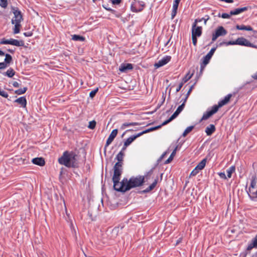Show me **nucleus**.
I'll list each match as a JSON object with an SVG mask.
<instances>
[{
    "mask_svg": "<svg viewBox=\"0 0 257 257\" xmlns=\"http://www.w3.org/2000/svg\"><path fill=\"white\" fill-rule=\"evenodd\" d=\"M13 13L14 17L12 19V23L15 25L13 29V33L17 34L20 33L22 27L21 23L23 21V16L18 8L13 9Z\"/></svg>",
    "mask_w": 257,
    "mask_h": 257,
    "instance_id": "f257e3e1",
    "label": "nucleus"
},
{
    "mask_svg": "<svg viewBox=\"0 0 257 257\" xmlns=\"http://www.w3.org/2000/svg\"><path fill=\"white\" fill-rule=\"evenodd\" d=\"M78 156L73 151H65V167L76 168L78 167Z\"/></svg>",
    "mask_w": 257,
    "mask_h": 257,
    "instance_id": "f03ea898",
    "label": "nucleus"
},
{
    "mask_svg": "<svg viewBox=\"0 0 257 257\" xmlns=\"http://www.w3.org/2000/svg\"><path fill=\"white\" fill-rule=\"evenodd\" d=\"M144 177L142 176L132 177L129 180L127 179V189L129 190L133 188L141 186L144 182Z\"/></svg>",
    "mask_w": 257,
    "mask_h": 257,
    "instance_id": "7ed1b4c3",
    "label": "nucleus"
},
{
    "mask_svg": "<svg viewBox=\"0 0 257 257\" xmlns=\"http://www.w3.org/2000/svg\"><path fill=\"white\" fill-rule=\"evenodd\" d=\"M120 179H117L116 180H112L113 182V188L114 189L117 191L125 192L128 190L127 186L126 185L127 179L123 178V180L119 182Z\"/></svg>",
    "mask_w": 257,
    "mask_h": 257,
    "instance_id": "20e7f679",
    "label": "nucleus"
},
{
    "mask_svg": "<svg viewBox=\"0 0 257 257\" xmlns=\"http://www.w3.org/2000/svg\"><path fill=\"white\" fill-rule=\"evenodd\" d=\"M158 127H159V126H155V127H151L150 128L146 130H145V131H143V132L138 134L137 135H136L135 136H131L130 137L127 138L126 139V140L124 142V146H129L137 138L141 136L142 135H144L145 134H146V133H149L150 132L156 130H157V128Z\"/></svg>",
    "mask_w": 257,
    "mask_h": 257,
    "instance_id": "39448f33",
    "label": "nucleus"
},
{
    "mask_svg": "<svg viewBox=\"0 0 257 257\" xmlns=\"http://www.w3.org/2000/svg\"><path fill=\"white\" fill-rule=\"evenodd\" d=\"M201 20L196 19L193 24L192 27V36L200 37L202 34V27L197 26L198 22H200Z\"/></svg>",
    "mask_w": 257,
    "mask_h": 257,
    "instance_id": "423d86ee",
    "label": "nucleus"
},
{
    "mask_svg": "<svg viewBox=\"0 0 257 257\" xmlns=\"http://www.w3.org/2000/svg\"><path fill=\"white\" fill-rule=\"evenodd\" d=\"M1 44H10L16 46H24V42L23 40H18L14 39H10L9 40H6L3 39L0 42Z\"/></svg>",
    "mask_w": 257,
    "mask_h": 257,
    "instance_id": "0eeeda50",
    "label": "nucleus"
},
{
    "mask_svg": "<svg viewBox=\"0 0 257 257\" xmlns=\"http://www.w3.org/2000/svg\"><path fill=\"white\" fill-rule=\"evenodd\" d=\"M113 175L112 180H116L120 179V176L122 172V165H120L119 163H115L113 166Z\"/></svg>",
    "mask_w": 257,
    "mask_h": 257,
    "instance_id": "6e6552de",
    "label": "nucleus"
},
{
    "mask_svg": "<svg viewBox=\"0 0 257 257\" xmlns=\"http://www.w3.org/2000/svg\"><path fill=\"white\" fill-rule=\"evenodd\" d=\"M226 34V30L222 26H219L215 30L214 33L212 34V41L214 42L219 37L225 36Z\"/></svg>",
    "mask_w": 257,
    "mask_h": 257,
    "instance_id": "1a4fd4ad",
    "label": "nucleus"
},
{
    "mask_svg": "<svg viewBox=\"0 0 257 257\" xmlns=\"http://www.w3.org/2000/svg\"><path fill=\"white\" fill-rule=\"evenodd\" d=\"M143 3V2L140 1H135L132 3L131 6V11L135 13L141 12L145 7V5Z\"/></svg>",
    "mask_w": 257,
    "mask_h": 257,
    "instance_id": "9d476101",
    "label": "nucleus"
},
{
    "mask_svg": "<svg viewBox=\"0 0 257 257\" xmlns=\"http://www.w3.org/2000/svg\"><path fill=\"white\" fill-rule=\"evenodd\" d=\"M236 42H237V45H238L257 48L256 46L251 44L248 40L243 37L238 38L236 40Z\"/></svg>",
    "mask_w": 257,
    "mask_h": 257,
    "instance_id": "9b49d317",
    "label": "nucleus"
},
{
    "mask_svg": "<svg viewBox=\"0 0 257 257\" xmlns=\"http://www.w3.org/2000/svg\"><path fill=\"white\" fill-rule=\"evenodd\" d=\"M171 59V56H166L159 60L157 63H156L154 66L156 68L162 67L168 63L170 61Z\"/></svg>",
    "mask_w": 257,
    "mask_h": 257,
    "instance_id": "f8f14e48",
    "label": "nucleus"
},
{
    "mask_svg": "<svg viewBox=\"0 0 257 257\" xmlns=\"http://www.w3.org/2000/svg\"><path fill=\"white\" fill-rule=\"evenodd\" d=\"M218 111V109L215 105L213 106L210 110H208L204 113L202 116L201 120H206L212 115L215 114Z\"/></svg>",
    "mask_w": 257,
    "mask_h": 257,
    "instance_id": "ddd939ff",
    "label": "nucleus"
},
{
    "mask_svg": "<svg viewBox=\"0 0 257 257\" xmlns=\"http://www.w3.org/2000/svg\"><path fill=\"white\" fill-rule=\"evenodd\" d=\"M118 131L117 129L113 130L109 136L105 144V147H108L113 141L117 134Z\"/></svg>",
    "mask_w": 257,
    "mask_h": 257,
    "instance_id": "4468645a",
    "label": "nucleus"
},
{
    "mask_svg": "<svg viewBox=\"0 0 257 257\" xmlns=\"http://www.w3.org/2000/svg\"><path fill=\"white\" fill-rule=\"evenodd\" d=\"M232 96V94H229L227 95L223 99L220 100L218 103V105H215V106L217 107V109H218L219 108L223 106V105L226 104L228 103V102L229 101V100L230 98Z\"/></svg>",
    "mask_w": 257,
    "mask_h": 257,
    "instance_id": "2eb2a0df",
    "label": "nucleus"
},
{
    "mask_svg": "<svg viewBox=\"0 0 257 257\" xmlns=\"http://www.w3.org/2000/svg\"><path fill=\"white\" fill-rule=\"evenodd\" d=\"M32 162L35 165L41 167L44 166L45 165V160L42 157L33 158L32 160Z\"/></svg>",
    "mask_w": 257,
    "mask_h": 257,
    "instance_id": "dca6fc26",
    "label": "nucleus"
},
{
    "mask_svg": "<svg viewBox=\"0 0 257 257\" xmlns=\"http://www.w3.org/2000/svg\"><path fill=\"white\" fill-rule=\"evenodd\" d=\"M133 69V65L130 63H127L121 64L119 68V70L121 72H126L128 70H132Z\"/></svg>",
    "mask_w": 257,
    "mask_h": 257,
    "instance_id": "f3484780",
    "label": "nucleus"
},
{
    "mask_svg": "<svg viewBox=\"0 0 257 257\" xmlns=\"http://www.w3.org/2000/svg\"><path fill=\"white\" fill-rule=\"evenodd\" d=\"M257 183V177L255 175H254L252 177V179L250 183V186L249 188V191L250 194L251 195L253 191L254 190Z\"/></svg>",
    "mask_w": 257,
    "mask_h": 257,
    "instance_id": "a211bd4d",
    "label": "nucleus"
},
{
    "mask_svg": "<svg viewBox=\"0 0 257 257\" xmlns=\"http://www.w3.org/2000/svg\"><path fill=\"white\" fill-rule=\"evenodd\" d=\"M211 58L209 57V55H206L205 56L203 57L202 58V62L201 63L200 67H201V71H202L207 64H208L210 61V60Z\"/></svg>",
    "mask_w": 257,
    "mask_h": 257,
    "instance_id": "6ab92c4d",
    "label": "nucleus"
},
{
    "mask_svg": "<svg viewBox=\"0 0 257 257\" xmlns=\"http://www.w3.org/2000/svg\"><path fill=\"white\" fill-rule=\"evenodd\" d=\"M248 10V8L246 7L237 8L234 10L230 11V14L232 15H237L242 12H244Z\"/></svg>",
    "mask_w": 257,
    "mask_h": 257,
    "instance_id": "aec40b11",
    "label": "nucleus"
},
{
    "mask_svg": "<svg viewBox=\"0 0 257 257\" xmlns=\"http://www.w3.org/2000/svg\"><path fill=\"white\" fill-rule=\"evenodd\" d=\"M253 248H257V234L252 239L251 242L248 245L247 250H250Z\"/></svg>",
    "mask_w": 257,
    "mask_h": 257,
    "instance_id": "412c9836",
    "label": "nucleus"
},
{
    "mask_svg": "<svg viewBox=\"0 0 257 257\" xmlns=\"http://www.w3.org/2000/svg\"><path fill=\"white\" fill-rule=\"evenodd\" d=\"M215 131V127L214 124H210L205 130V133L207 136L211 135Z\"/></svg>",
    "mask_w": 257,
    "mask_h": 257,
    "instance_id": "4be33fe9",
    "label": "nucleus"
},
{
    "mask_svg": "<svg viewBox=\"0 0 257 257\" xmlns=\"http://www.w3.org/2000/svg\"><path fill=\"white\" fill-rule=\"evenodd\" d=\"M15 102L18 103L23 107H26L27 105V100L25 97H21L17 99Z\"/></svg>",
    "mask_w": 257,
    "mask_h": 257,
    "instance_id": "5701e85b",
    "label": "nucleus"
},
{
    "mask_svg": "<svg viewBox=\"0 0 257 257\" xmlns=\"http://www.w3.org/2000/svg\"><path fill=\"white\" fill-rule=\"evenodd\" d=\"M124 157V153L120 151L116 156L115 159L117 161L116 163H119L120 165H123V160Z\"/></svg>",
    "mask_w": 257,
    "mask_h": 257,
    "instance_id": "b1692460",
    "label": "nucleus"
},
{
    "mask_svg": "<svg viewBox=\"0 0 257 257\" xmlns=\"http://www.w3.org/2000/svg\"><path fill=\"white\" fill-rule=\"evenodd\" d=\"M236 28L239 30H245L248 31H252L253 30L252 28L250 26H245V25H236Z\"/></svg>",
    "mask_w": 257,
    "mask_h": 257,
    "instance_id": "393cba45",
    "label": "nucleus"
},
{
    "mask_svg": "<svg viewBox=\"0 0 257 257\" xmlns=\"http://www.w3.org/2000/svg\"><path fill=\"white\" fill-rule=\"evenodd\" d=\"M186 101L184 100V102L180 105L177 109V110L175 111V112L172 114L175 118L179 115V114L183 110L184 105L185 102Z\"/></svg>",
    "mask_w": 257,
    "mask_h": 257,
    "instance_id": "a878e982",
    "label": "nucleus"
},
{
    "mask_svg": "<svg viewBox=\"0 0 257 257\" xmlns=\"http://www.w3.org/2000/svg\"><path fill=\"white\" fill-rule=\"evenodd\" d=\"M158 182V179L155 180L154 182L150 185L147 188H146L145 190L143 191L144 192H149L154 189V188L156 187Z\"/></svg>",
    "mask_w": 257,
    "mask_h": 257,
    "instance_id": "bb28decb",
    "label": "nucleus"
},
{
    "mask_svg": "<svg viewBox=\"0 0 257 257\" xmlns=\"http://www.w3.org/2000/svg\"><path fill=\"white\" fill-rule=\"evenodd\" d=\"M5 76H7L9 77H12L15 74V71L12 68H9L6 72L3 73Z\"/></svg>",
    "mask_w": 257,
    "mask_h": 257,
    "instance_id": "cd10ccee",
    "label": "nucleus"
},
{
    "mask_svg": "<svg viewBox=\"0 0 257 257\" xmlns=\"http://www.w3.org/2000/svg\"><path fill=\"white\" fill-rule=\"evenodd\" d=\"M140 125V123L138 122H125L123 123L121 126L120 129L121 130H124L126 127L130 126H135V125Z\"/></svg>",
    "mask_w": 257,
    "mask_h": 257,
    "instance_id": "c85d7f7f",
    "label": "nucleus"
},
{
    "mask_svg": "<svg viewBox=\"0 0 257 257\" xmlns=\"http://www.w3.org/2000/svg\"><path fill=\"white\" fill-rule=\"evenodd\" d=\"M206 160L204 159L202 160L196 167V168L199 170H202L205 166Z\"/></svg>",
    "mask_w": 257,
    "mask_h": 257,
    "instance_id": "c756f323",
    "label": "nucleus"
},
{
    "mask_svg": "<svg viewBox=\"0 0 257 257\" xmlns=\"http://www.w3.org/2000/svg\"><path fill=\"white\" fill-rule=\"evenodd\" d=\"M235 167L234 166H231L227 170L226 173L228 178H230L232 176L233 173L235 172Z\"/></svg>",
    "mask_w": 257,
    "mask_h": 257,
    "instance_id": "7c9ffc66",
    "label": "nucleus"
},
{
    "mask_svg": "<svg viewBox=\"0 0 257 257\" xmlns=\"http://www.w3.org/2000/svg\"><path fill=\"white\" fill-rule=\"evenodd\" d=\"M177 149V148L176 147V148L173 150L169 158L165 161V164H169L173 160L174 156L176 155Z\"/></svg>",
    "mask_w": 257,
    "mask_h": 257,
    "instance_id": "2f4dec72",
    "label": "nucleus"
},
{
    "mask_svg": "<svg viewBox=\"0 0 257 257\" xmlns=\"http://www.w3.org/2000/svg\"><path fill=\"white\" fill-rule=\"evenodd\" d=\"M72 39L75 41L83 42L85 40V38L80 35H73L72 36Z\"/></svg>",
    "mask_w": 257,
    "mask_h": 257,
    "instance_id": "473e14b6",
    "label": "nucleus"
},
{
    "mask_svg": "<svg viewBox=\"0 0 257 257\" xmlns=\"http://www.w3.org/2000/svg\"><path fill=\"white\" fill-rule=\"evenodd\" d=\"M5 55V59L4 62L6 63V64L9 66L10 65V64L12 61V57L11 55L6 54Z\"/></svg>",
    "mask_w": 257,
    "mask_h": 257,
    "instance_id": "72a5a7b5",
    "label": "nucleus"
},
{
    "mask_svg": "<svg viewBox=\"0 0 257 257\" xmlns=\"http://www.w3.org/2000/svg\"><path fill=\"white\" fill-rule=\"evenodd\" d=\"M15 161L18 163L19 165L26 164L29 163L28 160L26 158H19L15 159Z\"/></svg>",
    "mask_w": 257,
    "mask_h": 257,
    "instance_id": "f704fd0d",
    "label": "nucleus"
},
{
    "mask_svg": "<svg viewBox=\"0 0 257 257\" xmlns=\"http://www.w3.org/2000/svg\"><path fill=\"white\" fill-rule=\"evenodd\" d=\"M27 89H28L27 87H25L23 88H20V89L15 90V93L18 95H21V94H24L26 92Z\"/></svg>",
    "mask_w": 257,
    "mask_h": 257,
    "instance_id": "c9c22d12",
    "label": "nucleus"
},
{
    "mask_svg": "<svg viewBox=\"0 0 257 257\" xmlns=\"http://www.w3.org/2000/svg\"><path fill=\"white\" fill-rule=\"evenodd\" d=\"M175 118V117L173 115H172V116L168 119L164 121L161 125H158V126H159V127H158L157 129L161 128V127L162 126H163V125H165L168 124V123L171 122L172 120H173Z\"/></svg>",
    "mask_w": 257,
    "mask_h": 257,
    "instance_id": "e433bc0d",
    "label": "nucleus"
},
{
    "mask_svg": "<svg viewBox=\"0 0 257 257\" xmlns=\"http://www.w3.org/2000/svg\"><path fill=\"white\" fill-rule=\"evenodd\" d=\"M193 127H194L193 126H190L187 127L185 129L184 132H183V133L182 134V136L184 137H186L188 134H189L190 132H191L192 131Z\"/></svg>",
    "mask_w": 257,
    "mask_h": 257,
    "instance_id": "4c0bfd02",
    "label": "nucleus"
},
{
    "mask_svg": "<svg viewBox=\"0 0 257 257\" xmlns=\"http://www.w3.org/2000/svg\"><path fill=\"white\" fill-rule=\"evenodd\" d=\"M178 6L173 5V10L171 14V18L173 19L177 14V11L178 9Z\"/></svg>",
    "mask_w": 257,
    "mask_h": 257,
    "instance_id": "58836bf2",
    "label": "nucleus"
},
{
    "mask_svg": "<svg viewBox=\"0 0 257 257\" xmlns=\"http://www.w3.org/2000/svg\"><path fill=\"white\" fill-rule=\"evenodd\" d=\"M96 122L95 120L90 121L89 122L88 127L90 129L93 130L95 127Z\"/></svg>",
    "mask_w": 257,
    "mask_h": 257,
    "instance_id": "ea45409f",
    "label": "nucleus"
},
{
    "mask_svg": "<svg viewBox=\"0 0 257 257\" xmlns=\"http://www.w3.org/2000/svg\"><path fill=\"white\" fill-rule=\"evenodd\" d=\"M0 6L2 8H6L8 6L7 0H0Z\"/></svg>",
    "mask_w": 257,
    "mask_h": 257,
    "instance_id": "a19ab883",
    "label": "nucleus"
},
{
    "mask_svg": "<svg viewBox=\"0 0 257 257\" xmlns=\"http://www.w3.org/2000/svg\"><path fill=\"white\" fill-rule=\"evenodd\" d=\"M63 167H62L61 169V171L60 172V174H59V180L62 184H63V183H64V178H63Z\"/></svg>",
    "mask_w": 257,
    "mask_h": 257,
    "instance_id": "79ce46f5",
    "label": "nucleus"
},
{
    "mask_svg": "<svg viewBox=\"0 0 257 257\" xmlns=\"http://www.w3.org/2000/svg\"><path fill=\"white\" fill-rule=\"evenodd\" d=\"M222 44H225L227 46H228V45H237V42H236V40L235 41H228V42H226V43L223 42V43H221L220 45H222Z\"/></svg>",
    "mask_w": 257,
    "mask_h": 257,
    "instance_id": "37998d69",
    "label": "nucleus"
},
{
    "mask_svg": "<svg viewBox=\"0 0 257 257\" xmlns=\"http://www.w3.org/2000/svg\"><path fill=\"white\" fill-rule=\"evenodd\" d=\"M192 77V75H190L189 73L186 75V76L183 78L182 82L185 83L188 80H189Z\"/></svg>",
    "mask_w": 257,
    "mask_h": 257,
    "instance_id": "c03bdc74",
    "label": "nucleus"
},
{
    "mask_svg": "<svg viewBox=\"0 0 257 257\" xmlns=\"http://www.w3.org/2000/svg\"><path fill=\"white\" fill-rule=\"evenodd\" d=\"M0 95H1L2 96H3L5 98H8V97L9 96V95L6 91H5L4 90H2L1 89H0Z\"/></svg>",
    "mask_w": 257,
    "mask_h": 257,
    "instance_id": "a18cd8bd",
    "label": "nucleus"
},
{
    "mask_svg": "<svg viewBox=\"0 0 257 257\" xmlns=\"http://www.w3.org/2000/svg\"><path fill=\"white\" fill-rule=\"evenodd\" d=\"M199 171V170L195 167V168L191 172L190 177L196 175L198 173Z\"/></svg>",
    "mask_w": 257,
    "mask_h": 257,
    "instance_id": "49530a36",
    "label": "nucleus"
},
{
    "mask_svg": "<svg viewBox=\"0 0 257 257\" xmlns=\"http://www.w3.org/2000/svg\"><path fill=\"white\" fill-rule=\"evenodd\" d=\"M98 89L96 88L93 90H92L90 93H89V96L91 98L94 97V96L95 95L96 93L97 92Z\"/></svg>",
    "mask_w": 257,
    "mask_h": 257,
    "instance_id": "de8ad7c7",
    "label": "nucleus"
},
{
    "mask_svg": "<svg viewBox=\"0 0 257 257\" xmlns=\"http://www.w3.org/2000/svg\"><path fill=\"white\" fill-rule=\"evenodd\" d=\"M59 163L61 165H64V152L63 153L61 157L58 159Z\"/></svg>",
    "mask_w": 257,
    "mask_h": 257,
    "instance_id": "09e8293b",
    "label": "nucleus"
},
{
    "mask_svg": "<svg viewBox=\"0 0 257 257\" xmlns=\"http://www.w3.org/2000/svg\"><path fill=\"white\" fill-rule=\"evenodd\" d=\"M216 49V48H212L206 55H209V57L211 58L215 52Z\"/></svg>",
    "mask_w": 257,
    "mask_h": 257,
    "instance_id": "8fccbe9b",
    "label": "nucleus"
},
{
    "mask_svg": "<svg viewBox=\"0 0 257 257\" xmlns=\"http://www.w3.org/2000/svg\"><path fill=\"white\" fill-rule=\"evenodd\" d=\"M193 87H194V85H192L190 86L189 90L188 91L187 94H186V98L185 99V101H186L188 97L189 96V95H190L191 92L192 91L193 88Z\"/></svg>",
    "mask_w": 257,
    "mask_h": 257,
    "instance_id": "3c124183",
    "label": "nucleus"
},
{
    "mask_svg": "<svg viewBox=\"0 0 257 257\" xmlns=\"http://www.w3.org/2000/svg\"><path fill=\"white\" fill-rule=\"evenodd\" d=\"M231 15H232L230 14V12L229 13V14L223 13L221 15V17L223 19H228L229 18Z\"/></svg>",
    "mask_w": 257,
    "mask_h": 257,
    "instance_id": "603ef678",
    "label": "nucleus"
},
{
    "mask_svg": "<svg viewBox=\"0 0 257 257\" xmlns=\"http://www.w3.org/2000/svg\"><path fill=\"white\" fill-rule=\"evenodd\" d=\"M8 67V66L4 62L0 63V69H5Z\"/></svg>",
    "mask_w": 257,
    "mask_h": 257,
    "instance_id": "864d4df0",
    "label": "nucleus"
},
{
    "mask_svg": "<svg viewBox=\"0 0 257 257\" xmlns=\"http://www.w3.org/2000/svg\"><path fill=\"white\" fill-rule=\"evenodd\" d=\"M218 175L219 176V177L223 179H226V176L224 173L223 172H219L218 173Z\"/></svg>",
    "mask_w": 257,
    "mask_h": 257,
    "instance_id": "5fc2aeb1",
    "label": "nucleus"
},
{
    "mask_svg": "<svg viewBox=\"0 0 257 257\" xmlns=\"http://www.w3.org/2000/svg\"><path fill=\"white\" fill-rule=\"evenodd\" d=\"M209 19V17L208 16H206L205 18L198 19V20H201V22L202 21V20H203L204 24L206 25V22Z\"/></svg>",
    "mask_w": 257,
    "mask_h": 257,
    "instance_id": "6e6d98bb",
    "label": "nucleus"
},
{
    "mask_svg": "<svg viewBox=\"0 0 257 257\" xmlns=\"http://www.w3.org/2000/svg\"><path fill=\"white\" fill-rule=\"evenodd\" d=\"M197 37L192 36V43H193L194 46H196V45L197 42Z\"/></svg>",
    "mask_w": 257,
    "mask_h": 257,
    "instance_id": "4d7b16f0",
    "label": "nucleus"
},
{
    "mask_svg": "<svg viewBox=\"0 0 257 257\" xmlns=\"http://www.w3.org/2000/svg\"><path fill=\"white\" fill-rule=\"evenodd\" d=\"M183 84H184V82H182L179 84V85H178V86L177 87V88L176 89L177 92H179L180 90V89L182 87Z\"/></svg>",
    "mask_w": 257,
    "mask_h": 257,
    "instance_id": "13d9d810",
    "label": "nucleus"
},
{
    "mask_svg": "<svg viewBox=\"0 0 257 257\" xmlns=\"http://www.w3.org/2000/svg\"><path fill=\"white\" fill-rule=\"evenodd\" d=\"M250 196H251L253 198L257 197V190L256 191H254V190L251 194L250 195Z\"/></svg>",
    "mask_w": 257,
    "mask_h": 257,
    "instance_id": "bf43d9fd",
    "label": "nucleus"
},
{
    "mask_svg": "<svg viewBox=\"0 0 257 257\" xmlns=\"http://www.w3.org/2000/svg\"><path fill=\"white\" fill-rule=\"evenodd\" d=\"M165 98H166V94H165V93H163V95H162V101L161 103L159 105V107L161 105H162L163 104V103L164 102V101L165 100Z\"/></svg>",
    "mask_w": 257,
    "mask_h": 257,
    "instance_id": "052dcab7",
    "label": "nucleus"
},
{
    "mask_svg": "<svg viewBox=\"0 0 257 257\" xmlns=\"http://www.w3.org/2000/svg\"><path fill=\"white\" fill-rule=\"evenodd\" d=\"M121 0H112V3L113 5H118L120 3Z\"/></svg>",
    "mask_w": 257,
    "mask_h": 257,
    "instance_id": "680f3d73",
    "label": "nucleus"
},
{
    "mask_svg": "<svg viewBox=\"0 0 257 257\" xmlns=\"http://www.w3.org/2000/svg\"><path fill=\"white\" fill-rule=\"evenodd\" d=\"M24 35L26 37H31L32 36V33L30 32H25L24 33Z\"/></svg>",
    "mask_w": 257,
    "mask_h": 257,
    "instance_id": "e2e57ef3",
    "label": "nucleus"
},
{
    "mask_svg": "<svg viewBox=\"0 0 257 257\" xmlns=\"http://www.w3.org/2000/svg\"><path fill=\"white\" fill-rule=\"evenodd\" d=\"M13 85L15 87H19L20 86L19 83L18 82H17V81L14 82L13 83Z\"/></svg>",
    "mask_w": 257,
    "mask_h": 257,
    "instance_id": "0e129e2a",
    "label": "nucleus"
},
{
    "mask_svg": "<svg viewBox=\"0 0 257 257\" xmlns=\"http://www.w3.org/2000/svg\"><path fill=\"white\" fill-rule=\"evenodd\" d=\"M180 1L181 0H174L173 5L178 6Z\"/></svg>",
    "mask_w": 257,
    "mask_h": 257,
    "instance_id": "69168bd1",
    "label": "nucleus"
},
{
    "mask_svg": "<svg viewBox=\"0 0 257 257\" xmlns=\"http://www.w3.org/2000/svg\"><path fill=\"white\" fill-rule=\"evenodd\" d=\"M252 77L254 79L257 80V72L253 75H252Z\"/></svg>",
    "mask_w": 257,
    "mask_h": 257,
    "instance_id": "338daca9",
    "label": "nucleus"
},
{
    "mask_svg": "<svg viewBox=\"0 0 257 257\" xmlns=\"http://www.w3.org/2000/svg\"><path fill=\"white\" fill-rule=\"evenodd\" d=\"M5 55V53L0 50V56H3Z\"/></svg>",
    "mask_w": 257,
    "mask_h": 257,
    "instance_id": "774afa93",
    "label": "nucleus"
}]
</instances>
